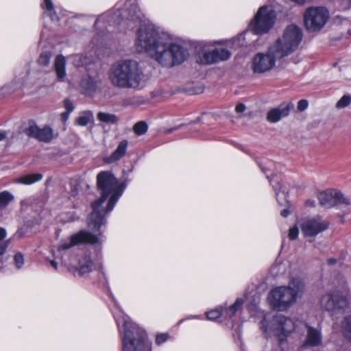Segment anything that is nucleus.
<instances>
[{
	"label": "nucleus",
	"instance_id": "29",
	"mask_svg": "<svg viewBox=\"0 0 351 351\" xmlns=\"http://www.w3.org/2000/svg\"><path fill=\"white\" fill-rule=\"evenodd\" d=\"M14 195L8 191L0 193V208L6 207L13 199Z\"/></svg>",
	"mask_w": 351,
	"mask_h": 351
},
{
	"label": "nucleus",
	"instance_id": "46",
	"mask_svg": "<svg viewBox=\"0 0 351 351\" xmlns=\"http://www.w3.org/2000/svg\"><path fill=\"white\" fill-rule=\"evenodd\" d=\"M284 267H285V265L283 264H278V265L273 266L272 268H271V270L274 271H275L277 269L278 270H280V269H283Z\"/></svg>",
	"mask_w": 351,
	"mask_h": 351
},
{
	"label": "nucleus",
	"instance_id": "45",
	"mask_svg": "<svg viewBox=\"0 0 351 351\" xmlns=\"http://www.w3.org/2000/svg\"><path fill=\"white\" fill-rule=\"evenodd\" d=\"M69 112H64L61 114V119L63 121H66L68 118H69Z\"/></svg>",
	"mask_w": 351,
	"mask_h": 351
},
{
	"label": "nucleus",
	"instance_id": "31",
	"mask_svg": "<svg viewBox=\"0 0 351 351\" xmlns=\"http://www.w3.org/2000/svg\"><path fill=\"white\" fill-rule=\"evenodd\" d=\"M243 303V300L241 298H237L235 302L226 310L225 313L229 317H232L242 306Z\"/></svg>",
	"mask_w": 351,
	"mask_h": 351
},
{
	"label": "nucleus",
	"instance_id": "3",
	"mask_svg": "<svg viewBox=\"0 0 351 351\" xmlns=\"http://www.w3.org/2000/svg\"><path fill=\"white\" fill-rule=\"evenodd\" d=\"M108 77L114 86L126 89H141L147 81V76L139 63L130 59L119 60L112 64Z\"/></svg>",
	"mask_w": 351,
	"mask_h": 351
},
{
	"label": "nucleus",
	"instance_id": "35",
	"mask_svg": "<svg viewBox=\"0 0 351 351\" xmlns=\"http://www.w3.org/2000/svg\"><path fill=\"white\" fill-rule=\"evenodd\" d=\"M222 313L221 307L217 308L215 310L210 311L207 312L206 317L209 320H215L217 318L219 317Z\"/></svg>",
	"mask_w": 351,
	"mask_h": 351
},
{
	"label": "nucleus",
	"instance_id": "28",
	"mask_svg": "<svg viewBox=\"0 0 351 351\" xmlns=\"http://www.w3.org/2000/svg\"><path fill=\"white\" fill-rule=\"evenodd\" d=\"M343 337L351 342V315L345 316L341 322Z\"/></svg>",
	"mask_w": 351,
	"mask_h": 351
},
{
	"label": "nucleus",
	"instance_id": "16",
	"mask_svg": "<svg viewBox=\"0 0 351 351\" xmlns=\"http://www.w3.org/2000/svg\"><path fill=\"white\" fill-rule=\"evenodd\" d=\"M281 58L276 57L274 53L270 52V47L267 53H258L253 58L252 69L256 73H262L269 71L274 67L276 59Z\"/></svg>",
	"mask_w": 351,
	"mask_h": 351
},
{
	"label": "nucleus",
	"instance_id": "52",
	"mask_svg": "<svg viewBox=\"0 0 351 351\" xmlns=\"http://www.w3.org/2000/svg\"><path fill=\"white\" fill-rule=\"evenodd\" d=\"M341 221L343 222V217L341 216Z\"/></svg>",
	"mask_w": 351,
	"mask_h": 351
},
{
	"label": "nucleus",
	"instance_id": "36",
	"mask_svg": "<svg viewBox=\"0 0 351 351\" xmlns=\"http://www.w3.org/2000/svg\"><path fill=\"white\" fill-rule=\"evenodd\" d=\"M299 229L297 226H294L289 229L288 237L291 240H295L298 238Z\"/></svg>",
	"mask_w": 351,
	"mask_h": 351
},
{
	"label": "nucleus",
	"instance_id": "38",
	"mask_svg": "<svg viewBox=\"0 0 351 351\" xmlns=\"http://www.w3.org/2000/svg\"><path fill=\"white\" fill-rule=\"evenodd\" d=\"M64 106L66 109V112L71 113L73 111L75 106L70 99H66L64 101Z\"/></svg>",
	"mask_w": 351,
	"mask_h": 351
},
{
	"label": "nucleus",
	"instance_id": "12",
	"mask_svg": "<svg viewBox=\"0 0 351 351\" xmlns=\"http://www.w3.org/2000/svg\"><path fill=\"white\" fill-rule=\"evenodd\" d=\"M75 268L80 276L88 274L95 269H101L102 265L100 262L91 257L88 250L83 251L77 255V262Z\"/></svg>",
	"mask_w": 351,
	"mask_h": 351
},
{
	"label": "nucleus",
	"instance_id": "18",
	"mask_svg": "<svg viewBox=\"0 0 351 351\" xmlns=\"http://www.w3.org/2000/svg\"><path fill=\"white\" fill-rule=\"evenodd\" d=\"M25 134L45 143L50 142L53 137L52 129L49 126H45L43 128H38L36 124H31L26 130Z\"/></svg>",
	"mask_w": 351,
	"mask_h": 351
},
{
	"label": "nucleus",
	"instance_id": "47",
	"mask_svg": "<svg viewBox=\"0 0 351 351\" xmlns=\"http://www.w3.org/2000/svg\"><path fill=\"white\" fill-rule=\"evenodd\" d=\"M6 138V133L5 132H0V141Z\"/></svg>",
	"mask_w": 351,
	"mask_h": 351
},
{
	"label": "nucleus",
	"instance_id": "27",
	"mask_svg": "<svg viewBox=\"0 0 351 351\" xmlns=\"http://www.w3.org/2000/svg\"><path fill=\"white\" fill-rule=\"evenodd\" d=\"M97 119L107 124H117L119 122V117L114 114L99 112L97 115Z\"/></svg>",
	"mask_w": 351,
	"mask_h": 351
},
{
	"label": "nucleus",
	"instance_id": "10",
	"mask_svg": "<svg viewBox=\"0 0 351 351\" xmlns=\"http://www.w3.org/2000/svg\"><path fill=\"white\" fill-rule=\"evenodd\" d=\"M295 325L294 322L284 315L274 316L271 322L269 330L278 339L280 346L285 344L287 338L294 331Z\"/></svg>",
	"mask_w": 351,
	"mask_h": 351
},
{
	"label": "nucleus",
	"instance_id": "11",
	"mask_svg": "<svg viewBox=\"0 0 351 351\" xmlns=\"http://www.w3.org/2000/svg\"><path fill=\"white\" fill-rule=\"evenodd\" d=\"M320 305L322 309L337 313L348 309L350 307V302L346 296L339 291H333L321 298Z\"/></svg>",
	"mask_w": 351,
	"mask_h": 351
},
{
	"label": "nucleus",
	"instance_id": "37",
	"mask_svg": "<svg viewBox=\"0 0 351 351\" xmlns=\"http://www.w3.org/2000/svg\"><path fill=\"white\" fill-rule=\"evenodd\" d=\"M14 262L17 268L20 269L24 263L23 256L21 253H17L14 256Z\"/></svg>",
	"mask_w": 351,
	"mask_h": 351
},
{
	"label": "nucleus",
	"instance_id": "39",
	"mask_svg": "<svg viewBox=\"0 0 351 351\" xmlns=\"http://www.w3.org/2000/svg\"><path fill=\"white\" fill-rule=\"evenodd\" d=\"M308 106V102L306 99H301L298 103V110L300 112L305 110Z\"/></svg>",
	"mask_w": 351,
	"mask_h": 351
},
{
	"label": "nucleus",
	"instance_id": "5",
	"mask_svg": "<svg viewBox=\"0 0 351 351\" xmlns=\"http://www.w3.org/2000/svg\"><path fill=\"white\" fill-rule=\"evenodd\" d=\"M304 291L303 281L299 278H293L288 286H280L271 289L268 295V300L273 309L283 311L290 308Z\"/></svg>",
	"mask_w": 351,
	"mask_h": 351
},
{
	"label": "nucleus",
	"instance_id": "30",
	"mask_svg": "<svg viewBox=\"0 0 351 351\" xmlns=\"http://www.w3.org/2000/svg\"><path fill=\"white\" fill-rule=\"evenodd\" d=\"M42 8L50 12V17L52 21H58V16L54 10V6L51 0H44Z\"/></svg>",
	"mask_w": 351,
	"mask_h": 351
},
{
	"label": "nucleus",
	"instance_id": "48",
	"mask_svg": "<svg viewBox=\"0 0 351 351\" xmlns=\"http://www.w3.org/2000/svg\"><path fill=\"white\" fill-rule=\"evenodd\" d=\"M51 265L56 269H58V264L55 261H50Z\"/></svg>",
	"mask_w": 351,
	"mask_h": 351
},
{
	"label": "nucleus",
	"instance_id": "1",
	"mask_svg": "<svg viewBox=\"0 0 351 351\" xmlns=\"http://www.w3.org/2000/svg\"><path fill=\"white\" fill-rule=\"evenodd\" d=\"M101 19H106L108 22L117 21L121 31L132 30L138 27L136 32L135 47L138 52H147L151 58L167 36L163 32L157 30L153 25L146 23L144 14L135 3L130 4L127 2L125 8L119 10L112 15L110 13L102 15L96 20L95 23H99Z\"/></svg>",
	"mask_w": 351,
	"mask_h": 351
},
{
	"label": "nucleus",
	"instance_id": "32",
	"mask_svg": "<svg viewBox=\"0 0 351 351\" xmlns=\"http://www.w3.org/2000/svg\"><path fill=\"white\" fill-rule=\"evenodd\" d=\"M148 129L147 125L144 121H139L136 123L133 128L134 132L136 134L140 136L147 132Z\"/></svg>",
	"mask_w": 351,
	"mask_h": 351
},
{
	"label": "nucleus",
	"instance_id": "17",
	"mask_svg": "<svg viewBox=\"0 0 351 351\" xmlns=\"http://www.w3.org/2000/svg\"><path fill=\"white\" fill-rule=\"evenodd\" d=\"M230 52L226 49H215L209 51H202L199 54L197 62L202 64H211L228 60Z\"/></svg>",
	"mask_w": 351,
	"mask_h": 351
},
{
	"label": "nucleus",
	"instance_id": "50",
	"mask_svg": "<svg viewBox=\"0 0 351 351\" xmlns=\"http://www.w3.org/2000/svg\"><path fill=\"white\" fill-rule=\"evenodd\" d=\"M178 128H171V129H169L167 130V133H171V132H173V130H176Z\"/></svg>",
	"mask_w": 351,
	"mask_h": 351
},
{
	"label": "nucleus",
	"instance_id": "26",
	"mask_svg": "<svg viewBox=\"0 0 351 351\" xmlns=\"http://www.w3.org/2000/svg\"><path fill=\"white\" fill-rule=\"evenodd\" d=\"M94 121V116L91 111H84L75 119V123L80 126H86Z\"/></svg>",
	"mask_w": 351,
	"mask_h": 351
},
{
	"label": "nucleus",
	"instance_id": "19",
	"mask_svg": "<svg viewBox=\"0 0 351 351\" xmlns=\"http://www.w3.org/2000/svg\"><path fill=\"white\" fill-rule=\"evenodd\" d=\"M291 102L280 104L278 108H273L267 112V119L270 123H277L282 118L287 117L290 111L293 108Z\"/></svg>",
	"mask_w": 351,
	"mask_h": 351
},
{
	"label": "nucleus",
	"instance_id": "51",
	"mask_svg": "<svg viewBox=\"0 0 351 351\" xmlns=\"http://www.w3.org/2000/svg\"><path fill=\"white\" fill-rule=\"evenodd\" d=\"M268 330H269V329H268L267 328H266L265 329V332H268Z\"/></svg>",
	"mask_w": 351,
	"mask_h": 351
},
{
	"label": "nucleus",
	"instance_id": "14",
	"mask_svg": "<svg viewBox=\"0 0 351 351\" xmlns=\"http://www.w3.org/2000/svg\"><path fill=\"white\" fill-rule=\"evenodd\" d=\"M330 222L323 219L319 215L304 220L300 224L302 232L304 237H315L319 233L327 230Z\"/></svg>",
	"mask_w": 351,
	"mask_h": 351
},
{
	"label": "nucleus",
	"instance_id": "22",
	"mask_svg": "<svg viewBox=\"0 0 351 351\" xmlns=\"http://www.w3.org/2000/svg\"><path fill=\"white\" fill-rule=\"evenodd\" d=\"M128 145V142L127 140L121 141L114 152L112 153L109 156L105 157L104 158V162L107 164H111L119 160L125 156Z\"/></svg>",
	"mask_w": 351,
	"mask_h": 351
},
{
	"label": "nucleus",
	"instance_id": "25",
	"mask_svg": "<svg viewBox=\"0 0 351 351\" xmlns=\"http://www.w3.org/2000/svg\"><path fill=\"white\" fill-rule=\"evenodd\" d=\"M43 178L41 173H32L23 176L16 179V182L23 184H32L41 180Z\"/></svg>",
	"mask_w": 351,
	"mask_h": 351
},
{
	"label": "nucleus",
	"instance_id": "13",
	"mask_svg": "<svg viewBox=\"0 0 351 351\" xmlns=\"http://www.w3.org/2000/svg\"><path fill=\"white\" fill-rule=\"evenodd\" d=\"M318 199L322 206L330 208L337 205L350 204V200L341 191L336 190H326L318 195Z\"/></svg>",
	"mask_w": 351,
	"mask_h": 351
},
{
	"label": "nucleus",
	"instance_id": "43",
	"mask_svg": "<svg viewBox=\"0 0 351 351\" xmlns=\"http://www.w3.org/2000/svg\"><path fill=\"white\" fill-rule=\"evenodd\" d=\"M306 206L308 207H315V202L313 199H307L304 203Z\"/></svg>",
	"mask_w": 351,
	"mask_h": 351
},
{
	"label": "nucleus",
	"instance_id": "4",
	"mask_svg": "<svg viewBox=\"0 0 351 351\" xmlns=\"http://www.w3.org/2000/svg\"><path fill=\"white\" fill-rule=\"evenodd\" d=\"M113 314L121 335L122 351H152V343L147 340L144 330L121 311Z\"/></svg>",
	"mask_w": 351,
	"mask_h": 351
},
{
	"label": "nucleus",
	"instance_id": "33",
	"mask_svg": "<svg viewBox=\"0 0 351 351\" xmlns=\"http://www.w3.org/2000/svg\"><path fill=\"white\" fill-rule=\"evenodd\" d=\"M51 60V53L49 52H43L40 55L37 62L40 66H48Z\"/></svg>",
	"mask_w": 351,
	"mask_h": 351
},
{
	"label": "nucleus",
	"instance_id": "7",
	"mask_svg": "<svg viewBox=\"0 0 351 351\" xmlns=\"http://www.w3.org/2000/svg\"><path fill=\"white\" fill-rule=\"evenodd\" d=\"M302 37L301 29L295 25H290L284 30L282 36L270 47V52L278 58L287 56L298 49Z\"/></svg>",
	"mask_w": 351,
	"mask_h": 351
},
{
	"label": "nucleus",
	"instance_id": "6",
	"mask_svg": "<svg viewBox=\"0 0 351 351\" xmlns=\"http://www.w3.org/2000/svg\"><path fill=\"white\" fill-rule=\"evenodd\" d=\"M152 58L162 66L171 68L183 63L189 57V51L183 46L169 41L167 38L160 45Z\"/></svg>",
	"mask_w": 351,
	"mask_h": 351
},
{
	"label": "nucleus",
	"instance_id": "44",
	"mask_svg": "<svg viewBox=\"0 0 351 351\" xmlns=\"http://www.w3.org/2000/svg\"><path fill=\"white\" fill-rule=\"evenodd\" d=\"M289 206H288L287 208H285L283 209L281 213H280V215L284 217H287L289 214H290V210H289Z\"/></svg>",
	"mask_w": 351,
	"mask_h": 351
},
{
	"label": "nucleus",
	"instance_id": "21",
	"mask_svg": "<svg viewBox=\"0 0 351 351\" xmlns=\"http://www.w3.org/2000/svg\"><path fill=\"white\" fill-rule=\"evenodd\" d=\"M100 80L98 77L85 76L82 79L81 87L85 94L93 95L99 88Z\"/></svg>",
	"mask_w": 351,
	"mask_h": 351
},
{
	"label": "nucleus",
	"instance_id": "15",
	"mask_svg": "<svg viewBox=\"0 0 351 351\" xmlns=\"http://www.w3.org/2000/svg\"><path fill=\"white\" fill-rule=\"evenodd\" d=\"M99 242V238L92 233L81 230L79 232L71 236L69 239L62 241L58 247V251H63L70 249L74 245L80 243L95 244Z\"/></svg>",
	"mask_w": 351,
	"mask_h": 351
},
{
	"label": "nucleus",
	"instance_id": "24",
	"mask_svg": "<svg viewBox=\"0 0 351 351\" xmlns=\"http://www.w3.org/2000/svg\"><path fill=\"white\" fill-rule=\"evenodd\" d=\"M270 182L272 184V186L276 191V199L278 203L280 205L289 204V202L287 200V193L280 190L281 188V184L279 182L275 183L276 181L274 178L270 180Z\"/></svg>",
	"mask_w": 351,
	"mask_h": 351
},
{
	"label": "nucleus",
	"instance_id": "20",
	"mask_svg": "<svg viewBox=\"0 0 351 351\" xmlns=\"http://www.w3.org/2000/svg\"><path fill=\"white\" fill-rule=\"evenodd\" d=\"M322 335L318 329L306 326V336L303 341V346L315 347L321 344Z\"/></svg>",
	"mask_w": 351,
	"mask_h": 351
},
{
	"label": "nucleus",
	"instance_id": "49",
	"mask_svg": "<svg viewBox=\"0 0 351 351\" xmlns=\"http://www.w3.org/2000/svg\"><path fill=\"white\" fill-rule=\"evenodd\" d=\"M336 261H336V259H334V258H329V259L328 260V263L329 265H334V264H335V263H336Z\"/></svg>",
	"mask_w": 351,
	"mask_h": 351
},
{
	"label": "nucleus",
	"instance_id": "8",
	"mask_svg": "<svg viewBox=\"0 0 351 351\" xmlns=\"http://www.w3.org/2000/svg\"><path fill=\"white\" fill-rule=\"evenodd\" d=\"M275 19L276 12L273 9L262 6L258 9L250 27L255 34H263L272 27Z\"/></svg>",
	"mask_w": 351,
	"mask_h": 351
},
{
	"label": "nucleus",
	"instance_id": "41",
	"mask_svg": "<svg viewBox=\"0 0 351 351\" xmlns=\"http://www.w3.org/2000/svg\"><path fill=\"white\" fill-rule=\"evenodd\" d=\"M245 110V106L243 104H239L236 106L235 110L239 112H243Z\"/></svg>",
	"mask_w": 351,
	"mask_h": 351
},
{
	"label": "nucleus",
	"instance_id": "9",
	"mask_svg": "<svg viewBox=\"0 0 351 351\" xmlns=\"http://www.w3.org/2000/svg\"><path fill=\"white\" fill-rule=\"evenodd\" d=\"M328 19V11L320 7L309 8L304 14V25L309 32L319 31L324 27Z\"/></svg>",
	"mask_w": 351,
	"mask_h": 351
},
{
	"label": "nucleus",
	"instance_id": "40",
	"mask_svg": "<svg viewBox=\"0 0 351 351\" xmlns=\"http://www.w3.org/2000/svg\"><path fill=\"white\" fill-rule=\"evenodd\" d=\"M167 338H168V335L167 334H160V335H158L156 336V343L158 345H160L162 343H164L165 341H166Z\"/></svg>",
	"mask_w": 351,
	"mask_h": 351
},
{
	"label": "nucleus",
	"instance_id": "34",
	"mask_svg": "<svg viewBox=\"0 0 351 351\" xmlns=\"http://www.w3.org/2000/svg\"><path fill=\"white\" fill-rule=\"evenodd\" d=\"M351 104V95H344L341 99L337 102L336 108L338 109L344 108L348 106Z\"/></svg>",
	"mask_w": 351,
	"mask_h": 351
},
{
	"label": "nucleus",
	"instance_id": "42",
	"mask_svg": "<svg viewBox=\"0 0 351 351\" xmlns=\"http://www.w3.org/2000/svg\"><path fill=\"white\" fill-rule=\"evenodd\" d=\"M7 236L5 230L3 228H0V241H3Z\"/></svg>",
	"mask_w": 351,
	"mask_h": 351
},
{
	"label": "nucleus",
	"instance_id": "2",
	"mask_svg": "<svg viewBox=\"0 0 351 351\" xmlns=\"http://www.w3.org/2000/svg\"><path fill=\"white\" fill-rule=\"evenodd\" d=\"M97 184L101 195L92 203L93 212L88 218V227L93 230H98L105 223L103 213L108 214L113 210L123 191L110 171H101L97 176Z\"/></svg>",
	"mask_w": 351,
	"mask_h": 351
},
{
	"label": "nucleus",
	"instance_id": "23",
	"mask_svg": "<svg viewBox=\"0 0 351 351\" xmlns=\"http://www.w3.org/2000/svg\"><path fill=\"white\" fill-rule=\"evenodd\" d=\"M55 71L57 78L60 81H63L66 77V60L63 56L59 55L55 60Z\"/></svg>",
	"mask_w": 351,
	"mask_h": 351
}]
</instances>
